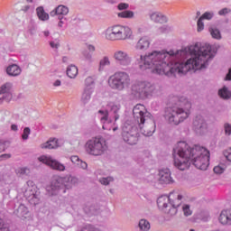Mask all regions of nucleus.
<instances>
[{
	"label": "nucleus",
	"instance_id": "obj_1",
	"mask_svg": "<svg viewBox=\"0 0 231 231\" xmlns=\"http://www.w3.org/2000/svg\"><path fill=\"white\" fill-rule=\"evenodd\" d=\"M217 48L208 43L197 42L181 51H153L148 55L137 54L136 64L140 69H151V73L176 77L189 71L207 69L208 62L216 57Z\"/></svg>",
	"mask_w": 231,
	"mask_h": 231
},
{
	"label": "nucleus",
	"instance_id": "obj_2",
	"mask_svg": "<svg viewBox=\"0 0 231 231\" xmlns=\"http://www.w3.org/2000/svg\"><path fill=\"white\" fill-rule=\"evenodd\" d=\"M174 166L179 171H187L194 165L199 171H207L210 165V152L207 148L195 144L190 147L186 142L180 141L173 147Z\"/></svg>",
	"mask_w": 231,
	"mask_h": 231
},
{
	"label": "nucleus",
	"instance_id": "obj_3",
	"mask_svg": "<svg viewBox=\"0 0 231 231\" xmlns=\"http://www.w3.org/2000/svg\"><path fill=\"white\" fill-rule=\"evenodd\" d=\"M192 105L185 96H172L169 97L167 106L164 108L163 118L170 125H180L189 118V109Z\"/></svg>",
	"mask_w": 231,
	"mask_h": 231
},
{
	"label": "nucleus",
	"instance_id": "obj_4",
	"mask_svg": "<svg viewBox=\"0 0 231 231\" xmlns=\"http://www.w3.org/2000/svg\"><path fill=\"white\" fill-rule=\"evenodd\" d=\"M134 120L137 124L140 133L143 136H152L156 131V123L152 115L147 111L145 106L137 104L133 109Z\"/></svg>",
	"mask_w": 231,
	"mask_h": 231
},
{
	"label": "nucleus",
	"instance_id": "obj_5",
	"mask_svg": "<svg viewBox=\"0 0 231 231\" xmlns=\"http://www.w3.org/2000/svg\"><path fill=\"white\" fill-rule=\"evenodd\" d=\"M79 183V179L71 175H66L65 177L56 176L53 177L51 185L47 187V192L51 196H57L60 189H67L69 190L73 185Z\"/></svg>",
	"mask_w": 231,
	"mask_h": 231
},
{
	"label": "nucleus",
	"instance_id": "obj_6",
	"mask_svg": "<svg viewBox=\"0 0 231 231\" xmlns=\"http://www.w3.org/2000/svg\"><path fill=\"white\" fill-rule=\"evenodd\" d=\"M172 196H174V192H171L170 196L162 195L157 199V207L163 210L165 214H169V216H176L178 212L177 207L181 205V199H183V196L177 195V199H172Z\"/></svg>",
	"mask_w": 231,
	"mask_h": 231
},
{
	"label": "nucleus",
	"instance_id": "obj_7",
	"mask_svg": "<svg viewBox=\"0 0 231 231\" xmlns=\"http://www.w3.org/2000/svg\"><path fill=\"white\" fill-rule=\"evenodd\" d=\"M154 93H156V86L149 81H136L131 88V95L141 100L152 97Z\"/></svg>",
	"mask_w": 231,
	"mask_h": 231
},
{
	"label": "nucleus",
	"instance_id": "obj_8",
	"mask_svg": "<svg viewBox=\"0 0 231 231\" xmlns=\"http://www.w3.org/2000/svg\"><path fill=\"white\" fill-rule=\"evenodd\" d=\"M108 85L111 89L124 91L125 88L131 86V77L127 72L117 71L108 79Z\"/></svg>",
	"mask_w": 231,
	"mask_h": 231
},
{
	"label": "nucleus",
	"instance_id": "obj_9",
	"mask_svg": "<svg viewBox=\"0 0 231 231\" xmlns=\"http://www.w3.org/2000/svg\"><path fill=\"white\" fill-rule=\"evenodd\" d=\"M87 152L91 156H102L107 151L106 139L102 137H96L88 140L86 143Z\"/></svg>",
	"mask_w": 231,
	"mask_h": 231
},
{
	"label": "nucleus",
	"instance_id": "obj_10",
	"mask_svg": "<svg viewBox=\"0 0 231 231\" xmlns=\"http://www.w3.org/2000/svg\"><path fill=\"white\" fill-rule=\"evenodd\" d=\"M122 136L124 142L128 143V145H136L138 142V136H140L138 134V126L125 124L123 127Z\"/></svg>",
	"mask_w": 231,
	"mask_h": 231
},
{
	"label": "nucleus",
	"instance_id": "obj_11",
	"mask_svg": "<svg viewBox=\"0 0 231 231\" xmlns=\"http://www.w3.org/2000/svg\"><path fill=\"white\" fill-rule=\"evenodd\" d=\"M122 106L120 104H116L113 102H110L106 105V110H99V115H102L101 116V122L105 123L107 122L109 118V113L114 116L115 122L120 118V109Z\"/></svg>",
	"mask_w": 231,
	"mask_h": 231
},
{
	"label": "nucleus",
	"instance_id": "obj_12",
	"mask_svg": "<svg viewBox=\"0 0 231 231\" xmlns=\"http://www.w3.org/2000/svg\"><path fill=\"white\" fill-rule=\"evenodd\" d=\"M93 84H95V81H93V78H87L85 80V88L83 89V92L81 94L80 102L83 104V106H86V104H88L91 100V95H93V92L95 91V88L93 87Z\"/></svg>",
	"mask_w": 231,
	"mask_h": 231
},
{
	"label": "nucleus",
	"instance_id": "obj_13",
	"mask_svg": "<svg viewBox=\"0 0 231 231\" xmlns=\"http://www.w3.org/2000/svg\"><path fill=\"white\" fill-rule=\"evenodd\" d=\"M193 131L196 134L203 136L208 131V124L205 117L202 116H197L193 120Z\"/></svg>",
	"mask_w": 231,
	"mask_h": 231
},
{
	"label": "nucleus",
	"instance_id": "obj_14",
	"mask_svg": "<svg viewBox=\"0 0 231 231\" xmlns=\"http://www.w3.org/2000/svg\"><path fill=\"white\" fill-rule=\"evenodd\" d=\"M39 160L42 162V163L48 165L53 171H59L60 172H64V171H66V166H64V164L51 157L42 156L39 158Z\"/></svg>",
	"mask_w": 231,
	"mask_h": 231
},
{
	"label": "nucleus",
	"instance_id": "obj_15",
	"mask_svg": "<svg viewBox=\"0 0 231 231\" xmlns=\"http://www.w3.org/2000/svg\"><path fill=\"white\" fill-rule=\"evenodd\" d=\"M114 59L116 60V64L118 66H129L131 64V57L126 51H116L114 52Z\"/></svg>",
	"mask_w": 231,
	"mask_h": 231
},
{
	"label": "nucleus",
	"instance_id": "obj_16",
	"mask_svg": "<svg viewBox=\"0 0 231 231\" xmlns=\"http://www.w3.org/2000/svg\"><path fill=\"white\" fill-rule=\"evenodd\" d=\"M158 181L161 185H171V183H174V179H172L171 170L169 168L159 170Z\"/></svg>",
	"mask_w": 231,
	"mask_h": 231
},
{
	"label": "nucleus",
	"instance_id": "obj_17",
	"mask_svg": "<svg viewBox=\"0 0 231 231\" xmlns=\"http://www.w3.org/2000/svg\"><path fill=\"white\" fill-rule=\"evenodd\" d=\"M25 198L30 205L35 207L41 203V191L35 189H29L25 191Z\"/></svg>",
	"mask_w": 231,
	"mask_h": 231
},
{
	"label": "nucleus",
	"instance_id": "obj_18",
	"mask_svg": "<svg viewBox=\"0 0 231 231\" xmlns=\"http://www.w3.org/2000/svg\"><path fill=\"white\" fill-rule=\"evenodd\" d=\"M14 84L12 82H6L0 87V95H3L5 98V102H10L13 98L12 89Z\"/></svg>",
	"mask_w": 231,
	"mask_h": 231
},
{
	"label": "nucleus",
	"instance_id": "obj_19",
	"mask_svg": "<svg viewBox=\"0 0 231 231\" xmlns=\"http://www.w3.org/2000/svg\"><path fill=\"white\" fill-rule=\"evenodd\" d=\"M121 25H114L111 29V32L106 33V39L108 41H120Z\"/></svg>",
	"mask_w": 231,
	"mask_h": 231
},
{
	"label": "nucleus",
	"instance_id": "obj_20",
	"mask_svg": "<svg viewBox=\"0 0 231 231\" xmlns=\"http://www.w3.org/2000/svg\"><path fill=\"white\" fill-rule=\"evenodd\" d=\"M5 71L9 77H19L23 69H21V67H19V65L13 63L6 67Z\"/></svg>",
	"mask_w": 231,
	"mask_h": 231
},
{
	"label": "nucleus",
	"instance_id": "obj_21",
	"mask_svg": "<svg viewBox=\"0 0 231 231\" xmlns=\"http://www.w3.org/2000/svg\"><path fill=\"white\" fill-rule=\"evenodd\" d=\"M222 225H231V210H223L218 217Z\"/></svg>",
	"mask_w": 231,
	"mask_h": 231
},
{
	"label": "nucleus",
	"instance_id": "obj_22",
	"mask_svg": "<svg viewBox=\"0 0 231 231\" xmlns=\"http://www.w3.org/2000/svg\"><path fill=\"white\" fill-rule=\"evenodd\" d=\"M150 19L151 21H153V23H159L160 24H163L165 23H167L168 19L167 16H165L162 13H152L150 15Z\"/></svg>",
	"mask_w": 231,
	"mask_h": 231
},
{
	"label": "nucleus",
	"instance_id": "obj_23",
	"mask_svg": "<svg viewBox=\"0 0 231 231\" xmlns=\"http://www.w3.org/2000/svg\"><path fill=\"white\" fill-rule=\"evenodd\" d=\"M149 46H151V42L149 41V38L144 36L138 41L135 48L136 50L145 51V50H149Z\"/></svg>",
	"mask_w": 231,
	"mask_h": 231
},
{
	"label": "nucleus",
	"instance_id": "obj_24",
	"mask_svg": "<svg viewBox=\"0 0 231 231\" xmlns=\"http://www.w3.org/2000/svg\"><path fill=\"white\" fill-rule=\"evenodd\" d=\"M133 35V31L129 26L121 25V32H120V41H125V39H129Z\"/></svg>",
	"mask_w": 231,
	"mask_h": 231
},
{
	"label": "nucleus",
	"instance_id": "obj_25",
	"mask_svg": "<svg viewBox=\"0 0 231 231\" xmlns=\"http://www.w3.org/2000/svg\"><path fill=\"white\" fill-rule=\"evenodd\" d=\"M28 208L24 204H19L18 208L14 209V214L18 217H24L28 216Z\"/></svg>",
	"mask_w": 231,
	"mask_h": 231
},
{
	"label": "nucleus",
	"instance_id": "obj_26",
	"mask_svg": "<svg viewBox=\"0 0 231 231\" xmlns=\"http://www.w3.org/2000/svg\"><path fill=\"white\" fill-rule=\"evenodd\" d=\"M36 14L40 21H49L50 14L44 11V7L39 6L36 8Z\"/></svg>",
	"mask_w": 231,
	"mask_h": 231
},
{
	"label": "nucleus",
	"instance_id": "obj_27",
	"mask_svg": "<svg viewBox=\"0 0 231 231\" xmlns=\"http://www.w3.org/2000/svg\"><path fill=\"white\" fill-rule=\"evenodd\" d=\"M42 149H57L59 147V140L53 138L41 145Z\"/></svg>",
	"mask_w": 231,
	"mask_h": 231
},
{
	"label": "nucleus",
	"instance_id": "obj_28",
	"mask_svg": "<svg viewBox=\"0 0 231 231\" xmlns=\"http://www.w3.org/2000/svg\"><path fill=\"white\" fill-rule=\"evenodd\" d=\"M218 97H220V98H223V100H230L231 91L228 90V88L224 86L222 88L218 90Z\"/></svg>",
	"mask_w": 231,
	"mask_h": 231
},
{
	"label": "nucleus",
	"instance_id": "obj_29",
	"mask_svg": "<svg viewBox=\"0 0 231 231\" xmlns=\"http://www.w3.org/2000/svg\"><path fill=\"white\" fill-rule=\"evenodd\" d=\"M67 75L69 79H75L79 75V69L75 65L67 68Z\"/></svg>",
	"mask_w": 231,
	"mask_h": 231
},
{
	"label": "nucleus",
	"instance_id": "obj_30",
	"mask_svg": "<svg viewBox=\"0 0 231 231\" xmlns=\"http://www.w3.org/2000/svg\"><path fill=\"white\" fill-rule=\"evenodd\" d=\"M138 226L140 231H149L151 230V223L147 219H141L139 221Z\"/></svg>",
	"mask_w": 231,
	"mask_h": 231
},
{
	"label": "nucleus",
	"instance_id": "obj_31",
	"mask_svg": "<svg viewBox=\"0 0 231 231\" xmlns=\"http://www.w3.org/2000/svg\"><path fill=\"white\" fill-rule=\"evenodd\" d=\"M56 11L58 12L59 17H64V15L69 14V9L66 5H58Z\"/></svg>",
	"mask_w": 231,
	"mask_h": 231
},
{
	"label": "nucleus",
	"instance_id": "obj_32",
	"mask_svg": "<svg viewBox=\"0 0 231 231\" xmlns=\"http://www.w3.org/2000/svg\"><path fill=\"white\" fill-rule=\"evenodd\" d=\"M106 66H111V61L109 60V57L107 56H105L103 57V59L100 60L98 71H104Z\"/></svg>",
	"mask_w": 231,
	"mask_h": 231
},
{
	"label": "nucleus",
	"instance_id": "obj_33",
	"mask_svg": "<svg viewBox=\"0 0 231 231\" xmlns=\"http://www.w3.org/2000/svg\"><path fill=\"white\" fill-rule=\"evenodd\" d=\"M117 16L121 17V19H133V17H134V12L125 10L118 13Z\"/></svg>",
	"mask_w": 231,
	"mask_h": 231
},
{
	"label": "nucleus",
	"instance_id": "obj_34",
	"mask_svg": "<svg viewBox=\"0 0 231 231\" xmlns=\"http://www.w3.org/2000/svg\"><path fill=\"white\" fill-rule=\"evenodd\" d=\"M216 15V13L214 11H208L205 12L201 16L202 21H212Z\"/></svg>",
	"mask_w": 231,
	"mask_h": 231
},
{
	"label": "nucleus",
	"instance_id": "obj_35",
	"mask_svg": "<svg viewBox=\"0 0 231 231\" xmlns=\"http://www.w3.org/2000/svg\"><path fill=\"white\" fill-rule=\"evenodd\" d=\"M209 32L213 39H217V40L221 39V32L219 31V29L216 27H210Z\"/></svg>",
	"mask_w": 231,
	"mask_h": 231
},
{
	"label": "nucleus",
	"instance_id": "obj_36",
	"mask_svg": "<svg viewBox=\"0 0 231 231\" xmlns=\"http://www.w3.org/2000/svg\"><path fill=\"white\" fill-rule=\"evenodd\" d=\"M12 181V178L8 174H4L0 177V185L3 187V185H6Z\"/></svg>",
	"mask_w": 231,
	"mask_h": 231
},
{
	"label": "nucleus",
	"instance_id": "obj_37",
	"mask_svg": "<svg viewBox=\"0 0 231 231\" xmlns=\"http://www.w3.org/2000/svg\"><path fill=\"white\" fill-rule=\"evenodd\" d=\"M10 147V141L0 140V152H5Z\"/></svg>",
	"mask_w": 231,
	"mask_h": 231
},
{
	"label": "nucleus",
	"instance_id": "obj_38",
	"mask_svg": "<svg viewBox=\"0 0 231 231\" xmlns=\"http://www.w3.org/2000/svg\"><path fill=\"white\" fill-rule=\"evenodd\" d=\"M217 14L220 17H226L228 15V14H231V9L228 7H224V8L220 9L217 12Z\"/></svg>",
	"mask_w": 231,
	"mask_h": 231
},
{
	"label": "nucleus",
	"instance_id": "obj_39",
	"mask_svg": "<svg viewBox=\"0 0 231 231\" xmlns=\"http://www.w3.org/2000/svg\"><path fill=\"white\" fill-rule=\"evenodd\" d=\"M101 185H109L112 181H115L113 177H103L99 180Z\"/></svg>",
	"mask_w": 231,
	"mask_h": 231
},
{
	"label": "nucleus",
	"instance_id": "obj_40",
	"mask_svg": "<svg viewBox=\"0 0 231 231\" xmlns=\"http://www.w3.org/2000/svg\"><path fill=\"white\" fill-rule=\"evenodd\" d=\"M205 30V23L201 17L199 18L197 22V32H203Z\"/></svg>",
	"mask_w": 231,
	"mask_h": 231
},
{
	"label": "nucleus",
	"instance_id": "obj_41",
	"mask_svg": "<svg viewBox=\"0 0 231 231\" xmlns=\"http://www.w3.org/2000/svg\"><path fill=\"white\" fill-rule=\"evenodd\" d=\"M184 216H186V217H189V216H192V210H190V206L189 205H184L182 208Z\"/></svg>",
	"mask_w": 231,
	"mask_h": 231
},
{
	"label": "nucleus",
	"instance_id": "obj_42",
	"mask_svg": "<svg viewBox=\"0 0 231 231\" xmlns=\"http://www.w3.org/2000/svg\"><path fill=\"white\" fill-rule=\"evenodd\" d=\"M31 133L32 130L30 129V127H25L22 134V140H28Z\"/></svg>",
	"mask_w": 231,
	"mask_h": 231
},
{
	"label": "nucleus",
	"instance_id": "obj_43",
	"mask_svg": "<svg viewBox=\"0 0 231 231\" xmlns=\"http://www.w3.org/2000/svg\"><path fill=\"white\" fill-rule=\"evenodd\" d=\"M224 131H225L226 136H231V124L225 123L224 124Z\"/></svg>",
	"mask_w": 231,
	"mask_h": 231
},
{
	"label": "nucleus",
	"instance_id": "obj_44",
	"mask_svg": "<svg viewBox=\"0 0 231 231\" xmlns=\"http://www.w3.org/2000/svg\"><path fill=\"white\" fill-rule=\"evenodd\" d=\"M18 174H21V176H30V169L26 167L20 168L18 170Z\"/></svg>",
	"mask_w": 231,
	"mask_h": 231
},
{
	"label": "nucleus",
	"instance_id": "obj_45",
	"mask_svg": "<svg viewBox=\"0 0 231 231\" xmlns=\"http://www.w3.org/2000/svg\"><path fill=\"white\" fill-rule=\"evenodd\" d=\"M0 231H10L8 224H5V221L2 218H0Z\"/></svg>",
	"mask_w": 231,
	"mask_h": 231
},
{
	"label": "nucleus",
	"instance_id": "obj_46",
	"mask_svg": "<svg viewBox=\"0 0 231 231\" xmlns=\"http://www.w3.org/2000/svg\"><path fill=\"white\" fill-rule=\"evenodd\" d=\"M83 57L85 58V60H88V62H93V55L91 53L84 51Z\"/></svg>",
	"mask_w": 231,
	"mask_h": 231
},
{
	"label": "nucleus",
	"instance_id": "obj_47",
	"mask_svg": "<svg viewBox=\"0 0 231 231\" xmlns=\"http://www.w3.org/2000/svg\"><path fill=\"white\" fill-rule=\"evenodd\" d=\"M50 46L53 50H59V48H60V43L59 42V41H51L50 42Z\"/></svg>",
	"mask_w": 231,
	"mask_h": 231
},
{
	"label": "nucleus",
	"instance_id": "obj_48",
	"mask_svg": "<svg viewBox=\"0 0 231 231\" xmlns=\"http://www.w3.org/2000/svg\"><path fill=\"white\" fill-rule=\"evenodd\" d=\"M213 171L215 174H223V172H225V168L221 166H215Z\"/></svg>",
	"mask_w": 231,
	"mask_h": 231
},
{
	"label": "nucleus",
	"instance_id": "obj_49",
	"mask_svg": "<svg viewBox=\"0 0 231 231\" xmlns=\"http://www.w3.org/2000/svg\"><path fill=\"white\" fill-rule=\"evenodd\" d=\"M159 32L160 33H168V32H171V27L168 25H163L159 28Z\"/></svg>",
	"mask_w": 231,
	"mask_h": 231
},
{
	"label": "nucleus",
	"instance_id": "obj_50",
	"mask_svg": "<svg viewBox=\"0 0 231 231\" xmlns=\"http://www.w3.org/2000/svg\"><path fill=\"white\" fill-rule=\"evenodd\" d=\"M28 32L31 35H35V32H37V27L33 24L28 26Z\"/></svg>",
	"mask_w": 231,
	"mask_h": 231
},
{
	"label": "nucleus",
	"instance_id": "obj_51",
	"mask_svg": "<svg viewBox=\"0 0 231 231\" xmlns=\"http://www.w3.org/2000/svg\"><path fill=\"white\" fill-rule=\"evenodd\" d=\"M224 156H225V158H226L227 162H231V148H229L224 152Z\"/></svg>",
	"mask_w": 231,
	"mask_h": 231
},
{
	"label": "nucleus",
	"instance_id": "obj_52",
	"mask_svg": "<svg viewBox=\"0 0 231 231\" xmlns=\"http://www.w3.org/2000/svg\"><path fill=\"white\" fill-rule=\"evenodd\" d=\"M117 8H118L119 10H125V11H126V10L129 8V4L120 3V4L117 5Z\"/></svg>",
	"mask_w": 231,
	"mask_h": 231
},
{
	"label": "nucleus",
	"instance_id": "obj_53",
	"mask_svg": "<svg viewBox=\"0 0 231 231\" xmlns=\"http://www.w3.org/2000/svg\"><path fill=\"white\" fill-rule=\"evenodd\" d=\"M70 161L72 162V163H77V165H79V163L80 162V159L77 155L71 156Z\"/></svg>",
	"mask_w": 231,
	"mask_h": 231
},
{
	"label": "nucleus",
	"instance_id": "obj_54",
	"mask_svg": "<svg viewBox=\"0 0 231 231\" xmlns=\"http://www.w3.org/2000/svg\"><path fill=\"white\" fill-rule=\"evenodd\" d=\"M59 19V23L58 26L59 28H62V24L64 23V21H66V18L64 16H58Z\"/></svg>",
	"mask_w": 231,
	"mask_h": 231
},
{
	"label": "nucleus",
	"instance_id": "obj_55",
	"mask_svg": "<svg viewBox=\"0 0 231 231\" xmlns=\"http://www.w3.org/2000/svg\"><path fill=\"white\" fill-rule=\"evenodd\" d=\"M78 165H79V167L83 170L88 169V163L84 161H79V162H78Z\"/></svg>",
	"mask_w": 231,
	"mask_h": 231
},
{
	"label": "nucleus",
	"instance_id": "obj_56",
	"mask_svg": "<svg viewBox=\"0 0 231 231\" xmlns=\"http://www.w3.org/2000/svg\"><path fill=\"white\" fill-rule=\"evenodd\" d=\"M0 158H1V160H8V159L12 158V154L4 153V154L0 155Z\"/></svg>",
	"mask_w": 231,
	"mask_h": 231
},
{
	"label": "nucleus",
	"instance_id": "obj_57",
	"mask_svg": "<svg viewBox=\"0 0 231 231\" xmlns=\"http://www.w3.org/2000/svg\"><path fill=\"white\" fill-rule=\"evenodd\" d=\"M51 17H55V15H59L58 12H57V8H55L54 10H52L50 13Z\"/></svg>",
	"mask_w": 231,
	"mask_h": 231
},
{
	"label": "nucleus",
	"instance_id": "obj_58",
	"mask_svg": "<svg viewBox=\"0 0 231 231\" xmlns=\"http://www.w3.org/2000/svg\"><path fill=\"white\" fill-rule=\"evenodd\" d=\"M228 79H231V68H229L228 72L225 78V80H228Z\"/></svg>",
	"mask_w": 231,
	"mask_h": 231
},
{
	"label": "nucleus",
	"instance_id": "obj_59",
	"mask_svg": "<svg viewBox=\"0 0 231 231\" xmlns=\"http://www.w3.org/2000/svg\"><path fill=\"white\" fill-rule=\"evenodd\" d=\"M88 50L89 51H95V45L88 44Z\"/></svg>",
	"mask_w": 231,
	"mask_h": 231
},
{
	"label": "nucleus",
	"instance_id": "obj_60",
	"mask_svg": "<svg viewBox=\"0 0 231 231\" xmlns=\"http://www.w3.org/2000/svg\"><path fill=\"white\" fill-rule=\"evenodd\" d=\"M53 86H55V87L60 86V79H57V80L53 83Z\"/></svg>",
	"mask_w": 231,
	"mask_h": 231
},
{
	"label": "nucleus",
	"instance_id": "obj_61",
	"mask_svg": "<svg viewBox=\"0 0 231 231\" xmlns=\"http://www.w3.org/2000/svg\"><path fill=\"white\" fill-rule=\"evenodd\" d=\"M11 129H12V131H17V125H11Z\"/></svg>",
	"mask_w": 231,
	"mask_h": 231
},
{
	"label": "nucleus",
	"instance_id": "obj_62",
	"mask_svg": "<svg viewBox=\"0 0 231 231\" xmlns=\"http://www.w3.org/2000/svg\"><path fill=\"white\" fill-rule=\"evenodd\" d=\"M43 35H45V37H50V31H44Z\"/></svg>",
	"mask_w": 231,
	"mask_h": 231
},
{
	"label": "nucleus",
	"instance_id": "obj_63",
	"mask_svg": "<svg viewBox=\"0 0 231 231\" xmlns=\"http://www.w3.org/2000/svg\"><path fill=\"white\" fill-rule=\"evenodd\" d=\"M3 102H6V98H5V96L0 97V104H3Z\"/></svg>",
	"mask_w": 231,
	"mask_h": 231
},
{
	"label": "nucleus",
	"instance_id": "obj_64",
	"mask_svg": "<svg viewBox=\"0 0 231 231\" xmlns=\"http://www.w3.org/2000/svg\"><path fill=\"white\" fill-rule=\"evenodd\" d=\"M62 62H64V63L68 62V57L64 56L62 58Z\"/></svg>",
	"mask_w": 231,
	"mask_h": 231
}]
</instances>
